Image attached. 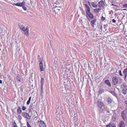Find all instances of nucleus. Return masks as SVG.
Segmentation results:
<instances>
[{
  "instance_id": "nucleus-1",
  "label": "nucleus",
  "mask_w": 127,
  "mask_h": 127,
  "mask_svg": "<svg viewBox=\"0 0 127 127\" xmlns=\"http://www.w3.org/2000/svg\"><path fill=\"white\" fill-rule=\"evenodd\" d=\"M97 105L98 107V109L100 113H102L103 112V107L104 106V104L103 102L98 101L97 102Z\"/></svg>"
},
{
  "instance_id": "nucleus-2",
  "label": "nucleus",
  "mask_w": 127,
  "mask_h": 127,
  "mask_svg": "<svg viewBox=\"0 0 127 127\" xmlns=\"http://www.w3.org/2000/svg\"><path fill=\"white\" fill-rule=\"evenodd\" d=\"M123 81L122 79H120V81L119 82L118 79L116 76H114L112 78V82L114 85H116L117 84H119L121 83Z\"/></svg>"
},
{
  "instance_id": "nucleus-3",
  "label": "nucleus",
  "mask_w": 127,
  "mask_h": 127,
  "mask_svg": "<svg viewBox=\"0 0 127 127\" xmlns=\"http://www.w3.org/2000/svg\"><path fill=\"white\" fill-rule=\"evenodd\" d=\"M19 26L20 28L24 32L26 31V32H25V34L27 36H29V30L28 29V27H27L26 28H25V27H24L23 25L21 24L19 25Z\"/></svg>"
},
{
  "instance_id": "nucleus-4",
  "label": "nucleus",
  "mask_w": 127,
  "mask_h": 127,
  "mask_svg": "<svg viewBox=\"0 0 127 127\" xmlns=\"http://www.w3.org/2000/svg\"><path fill=\"white\" fill-rule=\"evenodd\" d=\"M22 115L25 118L29 119L31 118V116H30L26 112H23L22 113Z\"/></svg>"
},
{
  "instance_id": "nucleus-5",
  "label": "nucleus",
  "mask_w": 127,
  "mask_h": 127,
  "mask_svg": "<svg viewBox=\"0 0 127 127\" xmlns=\"http://www.w3.org/2000/svg\"><path fill=\"white\" fill-rule=\"evenodd\" d=\"M39 61L40 62L39 63V69L41 72L44 71V68L43 66V64L42 63V60H41V58H40V60Z\"/></svg>"
},
{
  "instance_id": "nucleus-6",
  "label": "nucleus",
  "mask_w": 127,
  "mask_h": 127,
  "mask_svg": "<svg viewBox=\"0 0 127 127\" xmlns=\"http://www.w3.org/2000/svg\"><path fill=\"white\" fill-rule=\"evenodd\" d=\"M86 14L87 15L86 16L87 17L88 16L91 19H93L94 18V16L93 14L91 13L90 12H89V13H86Z\"/></svg>"
},
{
  "instance_id": "nucleus-7",
  "label": "nucleus",
  "mask_w": 127,
  "mask_h": 127,
  "mask_svg": "<svg viewBox=\"0 0 127 127\" xmlns=\"http://www.w3.org/2000/svg\"><path fill=\"white\" fill-rule=\"evenodd\" d=\"M104 6V2L102 0L99 1L98 2V6L99 7L101 8L103 7Z\"/></svg>"
},
{
  "instance_id": "nucleus-8",
  "label": "nucleus",
  "mask_w": 127,
  "mask_h": 127,
  "mask_svg": "<svg viewBox=\"0 0 127 127\" xmlns=\"http://www.w3.org/2000/svg\"><path fill=\"white\" fill-rule=\"evenodd\" d=\"M96 19H94L92 20L91 22L90 23L91 25V27H92L93 28L94 27L95 24V23L96 22Z\"/></svg>"
},
{
  "instance_id": "nucleus-9",
  "label": "nucleus",
  "mask_w": 127,
  "mask_h": 127,
  "mask_svg": "<svg viewBox=\"0 0 127 127\" xmlns=\"http://www.w3.org/2000/svg\"><path fill=\"white\" fill-rule=\"evenodd\" d=\"M105 83L109 87H111V84L108 80H105L104 81Z\"/></svg>"
},
{
  "instance_id": "nucleus-10",
  "label": "nucleus",
  "mask_w": 127,
  "mask_h": 127,
  "mask_svg": "<svg viewBox=\"0 0 127 127\" xmlns=\"http://www.w3.org/2000/svg\"><path fill=\"white\" fill-rule=\"evenodd\" d=\"M121 115L122 118L125 121L126 118V116L125 114V112L124 111H123L122 112Z\"/></svg>"
},
{
  "instance_id": "nucleus-11",
  "label": "nucleus",
  "mask_w": 127,
  "mask_h": 127,
  "mask_svg": "<svg viewBox=\"0 0 127 127\" xmlns=\"http://www.w3.org/2000/svg\"><path fill=\"white\" fill-rule=\"evenodd\" d=\"M85 6L86 7V13H89L90 11V8L89 6H88L87 4H85Z\"/></svg>"
},
{
  "instance_id": "nucleus-12",
  "label": "nucleus",
  "mask_w": 127,
  "mask_h": 127,
  "mask_svg": "<svg viewBox=\"0 0 127 127\" xmlns=\"http://www.w3.org/2000/svg\"><path fill=\"white\" fill-rule=\"evenodd\" d=\"M91 5L93 7L97 8L98 4L96 2H93L91 3Z\"/></svg>"
},
{
  "instance_id": "nucleus-13",
  "label": "nucleus",
  "mask_w": 127,
  "mask_h": 127,
  "mask_svg": "<svg viewBox=\"0 0 127 127\" xmlns=\"http://www.w3.org/2000/svg\"><path fill=\"white\" fill-rule=\"evenodd\" d=\"M103 111H107L108 113H110L109 108L106 106L104 105V106L103 107ZM102 113H103V112Z\"/></svg>"
},
{
  "instance_id": "nucleus-14",
  "label": "nucleus",
  "mask_w": 127,
  "mask_h": 127,
  "mask_svg": "<svg viewBox=\"0 0 127 127\" xmlns=\"http://www.w3.org/2000/svg\"><path fill=\"white\" fill-rule=\"evenodd\" d=\"M25 5V2L23 1L22 3H19L18 2L17 3V6H24Z\"/></svg>"
},
{
  "instance_id": "nucleus-15",
  "label": "nucleus",
  "mask_w": 127,
  "mask_h": 127,
  "mask_svg": "<svg viewBox=\"0 0 127 127\" xmlns=\"http://www.w3.org/2000/svg\"><path fill=\"white\" fill-rule=\"evenodd\" d=\"M119 127H125V123L123 121H121L119 123Z\"/></svg>"
},
{
  "instance_id": "nucleus-16",
  "label": "nucleus",
  "mask_w": 127,
  "mask_h": 127,
  "mask_svg": "<svg viewBox=\"0 0 127 127\" xmlns=\"http://www.w3.org/2000/svg\"><path fill=\"white\" fill-rule=\"evenodd\" d=\"M123 74H124L125 79H126V78L127 75V68L124 69L123 72Z\"/></svg>"
},
{
  "instance_id": "nucleus-17",
  "label": "nucleus",
  "mask_w": 127,
  "mask_h": 127,
  "mask_svg": "<svg viewBox=\"0 0 127 127\" xmlns=\"http://www.w3.org/2000/svg\"><path fill=\"white\" fill-rule=\"evenodd\" d=\"M17 80L19 82H22V79L20 77V75L19 74L17 75Z\"/></svg>"
},
{
  "instance_id": "nucleus-18",
  "label": "nucleus",
  "mask_w": 127,
  "mask_h": 127,
  "mask_svg": "<svg viewBox=\"0 0 127 127\" xmlns=\"http://www.w3.org/2000/svg\"><path fill=\"white\" fill-rule=\"evenodd\" d=\"M121 88L122 90L127 89V87L124 84H122L121 85Z\"/></svg>"
},
{
  "instance_id": "nucleus-19",
  "label": "nucleus",
  "mask_w": 127,
  "mask_h": 127,
  "mask_svg": "<svg viewBox=\"0 0 127 127\" xmlns=\"http://www.w3.org/2000/svg\"><path fill=\"white\" fill-rule=\"evenodd\" d=\"M106 127H116L114 124L110 123L109 125H107Z\"/></svg>"
},
{
  "instance_id": "nucleus-20",
  "label": "nucleus",
  "mask_w": 127,
  "mask_h": 127,
  "mask_svg": "<svg viewBox=\"0 0 127 127\" xmlns=\"http://www.w3.org/2000/svg\"><path fill=\"white\" fill-rule=\"evenodd\" d=\"M41 81H40V84L41 86H43V84L44 82V79L42 77H41Z\"/></svg>"
},
{
  "instance_id": "nucleus-21",
  "label": "nucleus",
  "mask_w": 127,
  "mask_h": 127,
  "mask_svg": "<svg viewBox=\"0 0 127 127\" xmlns=\"http://www.w3.org/2000/svg\"><path fill=\"white\" fill-rule=\"evenodd\" d=\"M104 90L101 89H99L98 93L99 94H102L104 92Z\"/></svg>"
},
{
  "instance_id": "nucleus-22",
  "label": "nucleus",
  "mask_w": 127,
  "mask_h": 127,
  "mask_svg": "<svg viewBox=\"0 0 127 127\" xmlns=\"http://www.w3.org/2000/svg\"><path fill=\"white\" fill-rule=\"evenodd\" d=\"M22 112V111L21 110V108L20 107H19L17 110V112L19 114H20Z\"/></svg>"
},
{
  "instance_id": "nucleus-23",
  "label": "nucleus",
  "mask_w": 127,
  "mask_h": 127,
  "mask_svg": "<svg viewBox=\"0 0 127 127\" xmlns=\"http://www.w3.org/2000/svg\"><path fill=\"white\" fill-rule=\"evenodd\" d=\"M40 123L39 124V126L40 127H43V126H44V124H45L44 122L41 120H40Z\"/></svg>"
},
{
  "instance_id": "nucleus-24",
  "label": "nucleus",
  "mask_w": 127,
  "mask_h": 127,
  "mask_svg": "<svg viewBox=\"0 0 127 127\" xmlns=\"http://www.w3.org/2000/svg\"><path fill=\"white\" fill-rule=\"evenodd\" d=\"M101 9L100 8H96L94 10L95 12H97L98 13H99L100 10Z\"/></svg>"
},
{
  "instance_id": "nucleus-25",
  "label": "nucleus",
  "mask_w": 127,
  "mask_h": 127,
  "mask_svg": "<svg viewBox=\"0 0 127 127\" xmlns=\"http://www.w3.org/2000/svg\"><path fill=\"white\" fill-rule=\"evenodd\" d=\"M12 125L13 127H17V125L15 121H14L13 123H12Z\"/></svg>"
},
{
  "instance_id": "nucleus-26",
  "label": "nucleus",
  "mask_w": 127,
  "mask_h": 127,
  "mask_svg": "<svg viewBox=\"0 0 127 127\" xmlns=\"http://www.w3.org/2000/svg\"><path fill=\"white\" fill-rule=\"evenodd\" d=\"M108 103L109 104H110L112 103L111 99L110 98H108L107 99Z\"/></svg>"
},
{
  "instance_id": "nucleus-27",
  "label": "nucleus",
  "mask_w": 127,
  "mask_h": 127,
  "mask_svg": "<svg viewBox=\"0 0 127 127\" xmlns=\"http://www.w3.org/2000/svg\"><path fill=\"white\" fill-rule=\"evenodd\" d=\"M127 89H125V90L123 89V90H122L123 93L124 94H126L127 92Z\"/></svg>"
},
{
  "instance_id": "nucleus-28",
  "label": "nucleus",
  "mask_w": 127,
  "mask_h": 127,
  "mask_svg": "<svg viewBox=\"0 0 127 127\" xmlns=\"http://www.w3.org/2000/svg\"><path fill=\"white\" fill-rule=\"evenodd\" d=\"M18 119L19 121L20 122V121H21V120L22 119V117L20 115H18Z\"/></svg>"
},
{
  "instance_id": "nucleus-29",
  "label": "nucleus",
  "mask_w": 127,
  "mask_h": 127,
  "mask_svg": "<svg viewBox=\"0 0 127 127\" xmlns=\"http://www.w3.org/2000/svg\"><path fill=\"white\" fill-rule=\"evenodd\" d=\"M119 73V75L121 76H123V75L122 73V71L121 70H119L118 71Z\"/></svg>"
},
{
  "instance_id": "nucleus-30",
  "label": "nucleus",
  "mask_w": 127,
  "mask_h": 127,
  "mask_svg": "<svg viewBox=\"0 0 127 127\" xmlns=\"http://www.w3.org/2000/svg\"><path fill=\"white\" fill-rule=\"evenodd\" d=\"M110 92L113 95L115 96L116 94L114 91H110Z\"/></svg>"
},
{
  "instance_id": "nucleus-31",
  "label": "nucleus",
  "mask_w": 127,
  "mask_h": 127,
  "mask_svg": "<svg viewBox=\"0 0 127 127\" xmlns=\"http://www.w3.org/2000/svg\"><path fill=\"white\" fill-rule=\"evenodd\" d=\"M27 124L28 127H32L28 122H27Z\"/></svg>"
},
{
  "instance_id": "nucleus-32",
  "label": "nucleus",
  "mask_w": 127,
  "mask_h": 127,
  "mask_svg": "<svg viewBox=\"0 0 127 127\" xmlns=\"http://www.w3.org/2000/svg\"><path fill=\"white\" fill-rule=\"evenodd\" d=\"M22 7L23 9L25 10H27V8L26 7L24 6V5L22 6Z\"/></svg>"
},
{
  "instance_id": "nucleus-33",
  "label": "nucleus",
  "mask_w": 127,
  "mask_h": 127,
  "mask_svg": "<svg viewBox=\"0 0 127 127\" xmlns=\"http://www.w3.org/2000/svg\"><path fill=\"white\" fill-rule=\"evenodd\" d=\"M41 94L43 93V86H41Z\"/></svg>"
},
{
  "instance_id": "nucleus-34",
  "label": "nucleus",
  "mask_w": 127,
  "mask_h": 127,
  "mask_svg": "<svg viewBox=\"0 0 127 127\" xmlns=\"http://www.w3.org/2000/svg\"><path fill=\"white\" fill-rule=\"evenodd\" d=\"M22 109L23 111H25L26 109V108L24 106H23L22 107Z\"/></svg>"
},
{
  "instance_id": "nucleus-35",
  "label": "nucleus",
  "mask_w": 127,
  "mask_h": 127,
  "mask_svg": "<svg viewBox=\"0 0 127 127\" xmlns=\"http://www.w3.org/2000/svg\"><path fill=\"white\" fill-rule=\"evenodd\" d=\"M123 7L125 8H127V4H125L123 6Z\"/></svg>"
},
{
  "instance_id": "nucleus-36",
  "label": "nucleus",
  "mask_w": 127,
  "mask_h": 127,
  "mask_svg": "<svg viewBox=\"0 0 127 127\" xmlns=\"http://www.w3.org/2000/svg\"><path fill=\"white\" fill-rule=\"evenodd\" d=\"M30 101H31V100L29 99L28 100V101L27 102V104L28 105H29L30 103Z\"/></svg>"
},
{
  "instance_id": "nucleus-37",
  "label": "nucleus",
  "mask_w": 127,
  "mask_h": 127,
  "mask_svg": "<svg viewBox=\"0 0 127 127\" xmlns=\"http://www.w3.org/2000/svg\"><path fill=\"white\" fill-rule=\"evenodd\" d=\"M105 18L103 16H102L101 18V19L102 20H104L105 19Z\"/></svg>"
},
{
  "instance_id": "nucleus-38",
  "label": "nucleus",
  "mask_w": 127,
  "mask_h": 127,
  "mask_svg": "<svg viewBox=\"0 0 127 127\" xmlns=\"http://www.w3.org/2000/svg\"><path fill=\"white\" fill-rule=\"evenodd\" d=\"M56 7L57 8V9L58 10H60V8H61V7L59 6V7H57V6H56Z\"/></svg>"
},
{
  "instance_id": "nucleus-39",
  "label": "nucleus",
  "mask_w": 127,
  "mask_h": 127,
  "mask_svg": "<svg viewBox=\"0 0 127 127\" xmlns=\"http://www.w3.org/2000/svg\"><path fill=\"white\" fill-rule=\"evenodd\" d=\"M115 7H113V8H118V5H115Z\"/></svg>"
},
{
  "instance_id": "nucleus-40",
  "label": "nucleus",
  "mask_w": 127,
  "mask_h": 127,
  "mask_svg": "<svg viewBox=\"0 0 127 127\" xmlns=\"http://www.w3.org/2000/svg\"><path fill=\"white\" fill-rule=\"evenodd\" d=\"M112 21L113 22L115 23L116 22V20L114 19H113L112 20Z\"/></svg>"
},
{
  "instance_id": "nucleus-41",
  "label": "nucleus",
  "mask_w": 127,
  "mask_h": 127,
  "mask_svg": "<svg viewBox=\"0 0 127 127\" xmlns=\"http://www.w3.org/2000/svg\"><path fill=\"white\" fill-rule=\"evenodd\" d=\"M107 27V25H104V27L105 29Z\"/></svg>"
},
{
  "instance_id": "nucleus-42",
  "label": "nucleus",
  "mask_w": 127,
  "mask_h": 127,
  "mask_svg": "<svg viewBox=\"0 0 127 127\" xmlns=\"http://www.w3.org/2000/svg\"><path fill=\"white\" fill-rule=\"evenodd\" d=\"M13 5H16V6H17V3H13Z\"/></svg>"
},
{
  "instance_id": "nucleus-43",
  "label": "nucleus",
  "mask_w": 127,
  "mask_h": 127,
  "mask_svg": "<svg viewBox=\"0 0 127 127\" xmlns=\"http://www.w3.org/2000/svg\"><path fill=\"white\" fill-rule=\"evenodd\" d=\"M2 81L1 80H0V84H2Z\"/></svg>"
},
{
  "instance_id": "nucleus-44",
  "label": "nucleus",
  "mask_w": 127,
  "mask_h": 127,
  "mask_svg": "<svg viewBox=\"0 0 127 127\" xmlns=\"http://www.w3.org/2000/svg\"><path fill=\"white\" fill-rule=\"evenodd\" d=\"M125 103L126 104H127V100H126L125 102Z\"/></svg>"
},
{
  "instance_id": "nucleus-45",
  "label": "nucleus",
  "mask_w": 127,
  "mask_h": 127,
  "mask_svg": "<svg viewBox=\"0 0 127 127\" xmlns=\"http://www.w3.org/2000/svg\"><path fill=\"white\" fill-rule=\"evenodd\" d=\"M31 97H30L29 98V100H31Z\"/></svg>"
},
{
  "instance_id": "nucleus-46",
  "label": "nucleus",
  "mask_w": 127,
  "mask_h": 127,
  "mask_svg": "<svg viewBox=\"0 0 127 127\" xmlns=\"http://www.w3.org/2000/svg\"><path fill=\"white\" fill-rule=\"evenodd\" d=\"M124 10H127V9H123Z\"/></svg>"
},
{
  "instance_id": "nucleus-47",
  "label": "nucleus",
  "mask_w": 127,
  "mask_h": 127,
  "mask_svg": "<svg viewBox=\"0 0 127 127\" xmlns=\"http://www.w3.org/2000/svg\"><path fill=\"white\" fill-rule=\"evenodd\" d=\"M102 26H101V27H100V28H101V29H102Z\"/></svg>"
},
{
  "instance_id": "nucleus-48",
  "label": "nucleus",
  "mask_w": 127,
  "mask_h": 127,
  "mask_svg": "<svg viewBox=\"0 0 127 127\" xmlns=\"http://www.w3.org/2000/svg\"><path fill=\"white\" fill-rule=\"evenodd\" d=\"M115 5L113 4H112L111 5H112V6H115Z\"/></svg>"
},
{
  "instance_id": "nucleus-49",
  "label": "nucleus",
  "mask_w": 127,
  "mask_h": 127,
  "mask_svg": "<svg viewBox=\"0 0 127 127\" xmlns=\"http://www.w3.org/2000/svg\"><path fill=\"white\" fill-rule=\"evenodd\" d=\"M89 5H90V6H91V5H90V2H89Z\"/></svg>"
},
{
  "instance_id": "nucleus-50",
  "label": "nucleus",
  "mask_w": 127,
  "mask_h": 127,
  "mask_svg": "<svg viewBox=\"0 0 127 127\" xmlns=\"http://www.w3.org/2000/svg\"><path fill=\"white\" fill-rule=\"evenodd\" d=\"M23 127H26V126H23Z\"/></svg>"
}]
</instances>
